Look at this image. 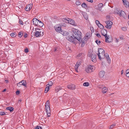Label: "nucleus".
I'll use <instances>...</instances> for the list:
<instances>
[{"label":"nucleus","instance_id":"nucleus-1","mask_svg":"<svg viewBox=\"0 0 129 129\" xmlns=\"http://www.w3.org/2000/svg\"><path fill=\"white\" fill-rule=\"evenodd\" d=\"M71 35L73 36V38H75L78 40H80L82 37L81 33L80 31L75 29H72L71 31Z\"/></svg>","mask_w":129,"mask_h":129},{"label":"nucleus","instance_id":"nucleus-2","mask_svg":"<svg viewBox=\"0 0 129 129\" xmlns=\"http://www.w3.org/2000/svg\"><path fill=\"white\" fill-rule=\"evenodd\" d=\"M62 20L63 22H66V21L67 20L69 24L74 26H76L77 25V23H75V21L74 20L71 19L69 18H63Z\"/></svg>","mask_w":129,"mask_h":129},{"label":"nucleus","instance_id":"nucleus-3","mask_svg":"<svg viewBox=\"0 0 129 129\" xmlns=\"http://www.w3.org/2000/svg\"><path fill=\"white\" fill-rule=\"evenodd\" d=\"M88 56L90 57L91 60L93 62H95L96 61V56L95 54L93 52H89L88 54Z\"/></svg>","mask_w":129,"mask_h":129},{"label":"nucleus","instance_id":"nucleus-4","mask_svg":"<svg viewBox=\"0 0 129 129\" xmlns=\"http://www.w3.org/2000/svg\"><path fill=\"white\" fill-rule=\"evenodd\" d=\"M116 13L119 15L120 17H122L124 19H126L127 16L125 12L123 11L117 10Z\"/></svg>","mask_w":129,"mask_h":129},{"label":"nucleus","instance_id":"nucleus-5","mask_svg":"<svg viewBox=\"0 0 129 129\" xmlns=\"http://www.w3.org/2000/svg\"><path fill=\"white\" fill-rule=\"evenodd\" d=\"M94 67L93 66L90 65L86 68L85 70L87 73H91L94 70Z\"/></svg>","mask_w":129,"mask_h":129},{"label":"nucleus","instance_id":"nucleus-6","mask_svg":"<svg viewBox=\"0 0 129 129\" xmlns=\"http://www.w3.org/2000/svg\"><path fill=\"white\" fill-rule=\"evenodd\" d=\"M71 31L70 34L69 36L67 38V39L68 41L73 43H74V41L76 40L75 38H73V36L71 35Z\"/></svg>","mask_w":129,"mask_h":129},{"label":"nucleus","instance_id":"nucleus-7","mask_svg":"<svg viewBox=\"0 0 129 129\" xmlns=\"http://www.w3.org/2000/svg\"><path fill=\"white\" fill-rule=\"evenodd\" d=\"M82 37H81V39H80V40H78L80 42L82 43L81 45V47H83L84 46L85 44V42L84 40L85 41L87 40V39L88 38V36H86L85 37H84V38H83L82 39Z\"/></svg>","mask_w":129,"mask_h":129},{"label":"nucleus","instance_id":"nucleus-8","mask_svg":"<svg viewBox=\"0 0 129 129\" xmlns=\"http://www.w3.org/2000/svg\"><path fill=\"white\" fill-rule=\"evenodd\" d=\"M56 31L60 33L62 31L61 27L60 26H59L58 25H57L54 27Z\"/></svg>","mask_w":129,"mask_h":129},{"label":"nucleus","instance_id":"nucleus-9","mask_svg":"<svg viewBox=\"0 0 129 129\" xmlns=\"http://www.w3.org/2000/svg\"><path fill=\"white\" fill-rule=\"evenodd\" d=\"M33 5L32 4H29L27 5L25 8V10L27 11H29L32 8Z\"/></svg>","mask_w":129,"mask_h":129},{"label":"nucleus","instance_id":"nucleus-10","mask_svg":"<svg viewBox=\"0 0 129 129\" xmlns=\"http://www.w3.org/2000/svg\"><path fill=\"white\" fill-rule=\"evenodd\" d=\"M98 56L99 57V58H100V54L101 53H103V54H104V53L105 52L104 50V49L102 48H99L98 49Z\"/></svg>","mask_w":129,"mask_h":129},{"label":"nucleus","instance_id":"nucleus-11","mask_svg":"<svg viewBox=\"0 0 129 129\" xmlns=\"http://www.w3.org/2000/svg\"><path fill=\"white\" fill-rule=\"evenodd\" d=\"M123 3L126 8L129 7V2L126 0H122Z\"/></svg>","mask_w":129,"mask_h":129},{"label":"nucleus","instance_id":"nucleus-12","mask_svg":"<svg viewBox=\"0 0 129 129\" xmlns=\"http://www.w3.org/2000/svg\"><path fill=\"white\" fill-rule=\"evenodd\" d=\"M81 63V62L80 60H78L77 61L75 66V71H77V69Z\"/></svg>","mask_w":129,"mask_h":129},{"label":"nucleus","instance_id":"nucleus-13","mask_svg":"<svg viewBox=\"0 0 129 129\" xmlns=\"http://www.w3.org/2000/svg\"><path fill=\"white\" fill-rule=\"evenodd\" d=\"M68 88L71 90H74L75 89V86L73 84L69 85L68 86Z\"/></svg>","mask_w":129,"mask_h":129},{"label":"nucleus","instance_id":"nucleus-14","mask_svg":"<svg viewBox=\"0 0 129 129\" xmlns=\"http://www.w3.org/2000/svg\"><path fill=\"white\" fill-rule=\"evenodd\" d=\"M39 20L37 18H34L33 19V23L34 25L37 26Z\"/></svg>","mask_w":129,"mask_h":129},{"label":"nucleus","instance_id":"nucleus-15","mask_svg":"<svg viewBox=\"0 0 129 129\" xmlns=\"http://www.w3.org/2000/svg\"><path fill=\"white\" fill-rule=\"evenodd\" d=\"M41 33V31H36L35 34V35L37 37L42 36V35Z\"/></svg>","mask_w":129,"mask_h":129},{"label":"nucleus","instance_id":"nucleus-16","mask_svg":"<svg viewBox=\"0 0 129 129\" xmlns=\"http://www.w3.org/2000/svg\"><path fill=\"white\" fill-rule=\"evenodd\" d=\"M44 25V24L43 22L39 20L38 23H37V26L38 27H42Z\"/></svg>","mask_w":129,"mask_h":129},{"label":"nucleus","instance_id":"nucleus-17","mask_svg":"<svg viewBox=\"0 0 129 129\" xmlns=\"http://www.w3.org/2000/svg\"><path fill=\"white\" fill-rule=\"evenodd\" d=\"M105 74V72L104 71H101L99 73V75L100 77H103Z\"/></svg>","mask_w":129,"mask_h":129},{"label":"nucleus","instance_id":"nucleus-18","mask_svg":"<svg viewBox=\"0 0 129 129\" xmlns=\"http://www.w3.org/2000/svg\"><path fill=\"white\" fill-rule=\"evenodd\" d=\"M102 34L104 36L105 35H107V31L105 29H103L101 31Z\"/></svg>","mask_w":129,"mask_h":129},{"label":"nucleus","instance_id":"nucleus-19","mask_svg":"<svg viewBox=\"0 0 129 129\" xmlns=\"http://www.w3.org/2000/svg\"><path fill=\"white\" fill-rule=\"evenodd\" d=\"M108 91V88L106 87H104L102 89V92L104 93H105Z\"/></svg>","mask_w":129,"mask_h":129},{"label":"nucleus","instance_id":"nucleus-20","mask_svg":"<svg viewBox=\"0 0 129 129\" xmlns=\"http://www.w3.org/2000/svg\"><path fill=\"white\" fill-rule=\"evenodd\" d=\"M103 6V4L102 3H99L98 5V8L99 10L101 11Z\"/></svg>","mask_w":129,"mask_h":129},{"label":"nucleus","instance_id":"nucleus-21","mask_svg":"<svg viewBox=\"0 0 129 129\" xmlns=\"http://www.w3.org/2000/svg\"><path fill=\"white\" fill-rule=\"evenodd\" d=\"M100 56V58H99L100 59H104L105 57V53H104V54L103 53H101Z\"/></svg>","mask_w":129,"mask_h":129},{"label":"nucleus","instance_id":"nucleus-22","mask_svg":"<svg viewBox=\"0 0 129 129\" xmlns=\"http://www.w3.org/2000/svg\"><path fill=\"white\" fill-rule=\"evenodd\" d=\"M83 15L85 19L87 20L88 19V15L86 13V12L83 13Z\"/></svg>","mask_w":129,"mask_h":129},{"label":"nucleus","instance_id":"nucleus-23","mask_svg":"<svg viewBox=\"0 0 129 129\" xmlns=\"http://www.w3.org/2000/svg\"><path fill=\"white\" fill-rule=\"evenodd\" d=\"M6 109L7 110H9L10 112H12L14 110V108L11 107H9L6 108Z\"/></svg>","mask_w":129,"mask_h":129},{"label":"nucleus","instance_id":"nucleus-24","mask_svg":"<svg viewBox=\"0 0 129 129\" xmlns=\"http://www.w3.org/2000/svg\"><path fill=\"white\" fill-rule=\"evenodd\" d=\"M21 81L22 83V85L26 87H27V84L26 81L24 80H22Z\"/></svg>","mask_w":129,"mask_h":129},{"label":"nucleus","instance_id":"nucleus-25","mask_svg":"<svg viewBox=\"0 0 129 129\" xmlns=\"http://www.w3.org/2000/svg\"><path fill=\"white\" fill-rule=\"evenodd\" d=\"M84 56V54L82 53H81L78 54L77 56V57H80L82 58Z\"/></svg>","mask_w":129,"mask_h":129},{"label":"nucleus","instance_id":"nucleus-26","mask_svg":"<svg viewBox=\"0 0 129 129\" xmlns=\"http://www.w3.org/2000/svg\"><path fill=\"white\" fill-rule=\"evenodd\" d=\"M82 7L83 8L85 9H86V8L87 7V5L85 3H83L81 5Z\"/></svg>","mask_w":129,"mask_h":129},{"label":"nucleus","instance_id":"nucleus-27","mask_svg":"<svg viewBox=\"0 0 129 129\" xmlns=\"http://www.w3.org/2000/svg\"><path fill=\"white\" fill-rule=\"evenodd\" d=\"M61 89V87L60 86H57L56 87L55 89V91L56 92H57L60 90Z\"/></svg>","mask_w":129,"mask_h":129},{"label":"nucleus","instance_id":"nucleus-28","mask_svg":"<svg viewBox=\"0 0 129 129\" xmlns=\"http://www.w3.org/2000/svg\"><path fill=\"white\" fill-rule=\"evenodd\" d=\"M105 37V42L107 43H109L110 42L108 40V39H109V36H107V35H105L104 36Z\"/></svg>","mask_w":129,"mask_h":129},{"label":"nucleus","instance_id":"nucleus-29","mask_svg":"<svg viewBox=\"0 0 129 129\" xmlns=\"http://www.w3.org/2000/svg\"><path fill=\"white\" fill-rule=\"evenodd\" d=\"M10 35L12 37H15L17 35V34L16 32L12 33L10 34Z\"/></svg>","mask_w":129,"mask_h":129},{"label":"nucleus","instance_id":"nucleus-30","mask_svg":"<svg viewBox=\"0 0 129 129\" xmlns=\"http://www.w3.org/2000/svg\"><path fill=\"white\" fill-rule=\"evenodd\" d=\"M105 57H106L107 60L109 61H110L111 60L110 59V58L109 56V55L107 54H106V55H105Z\"/></svg>","mask_w":129,"mask_h":129},{"label":"nucleus","instance_id":"nucleus-31","mask_svg":"<svg viewBox=\"0 0 129 129\" xmlns=\"http://www.w3.org/2000/svg\"><path fill=\"white\" fill-rule=\"evenodd\" d=\"M106 23H108L107 24H108L109 25H110L112 26V25L113 24V23L112 21H105Z\"/></svg>","mask_w":129,"mask_h":129},{"label":"nucleus","instance_id":"nucleus-32","mask_svg":"<svg viewBox=\"0 0 129 129\" xmlns=\"http://www.w3.org/2000/svg\"><path fill=\"white\" fill-rule=\"evenodd\" d=\"M45 109L46 112H48L49 110V112H51L50 109V106L48 107H45Z\"/></svg>","mask_w":129,"mask_h":129},{"label":"nucleus","instance_id":"nucleus-33","mask_svg":"<svg viewBox=\"0 0 129 129\" xmlns=\"http://www.w3.org/2000/svg\"><path fill=\"white\" fill-rule=\"evenodd\" d=\"M49 88V86H47L45 88V93H47L48 91Z\"/></svg>","mask_w":129,"mask_h":129},{"label":"nucleus","instance_id":"nucleus-34","mask_svg":"<svg viewBox=\"0 0 129 129\" xmlns=\"http://www.w3.org/2000/svg\"><path fill=\"white\" fill-rule=\"evenodd\" d=\"M50 103L49 101V100H48L47 102H46L45 105V107H48L50 106Z\"/></svg>","mask_w":129,"mask_h":129},{"label":"nucleus","instance_id":"nucleus-35","mask_svg":"<svg viewBox=\"0 0 129 129\" xmlns=\"http://www.w3.org/2000/svg\"><path fill=\"white\" fill-rule=\"evenodd\" d=\"M22 83L21 81L18 83H17V86L18 87H21V85H22Z\"/></svg>","mask_w":129,"mask_h":129},{"label":"nucleus","instance_id":"nucleus-36","mask_svg":"<svg viewBox=\"0 0 129 129\" xmlns=\"http://www.w3.org/2000/svg\"><path fill=\"white\" fill-rule=\"evenodd\" d=\"M106 23L107 24V25L105 27L107 28H108L109 29H110L111 27V26L107 24L108 23Z\"/></svg>","mask_w":129,"mask_h":129},{"label":"nucleus","instance_id":"nucleus-37","mask_svg":"<svg viewBox=\"0 0 129 129\" xmlns=\"http://www.w3.org/2000/svg\"><path fill=\"white\" fill-rule=\"evenodd\" d=\"M89 85V83L88 82H85L83 84V85L84 86H88Z\"/></svg>","mask_w":129,"mask_h":129},{"label":"nucleus","instance_id":"nucleus-38","mask_svg":"<svg viewBox=\"0 0 129 129\" xmlns=\"http://www.w3.org/2000/svg\"><path fill=\"white\" fill-rule=\"evenodd\" d=\"M53 83L51 81H50L48 83V84L46 85V86L48 85L49 86H51L53 85Z\"/></svg>","mask_w":129,"mask_h":129},{"label":"nucleus","instance_id":"nucleus-39","mask_svg":"<svg viewBox=\"0 0 129 129\" xmlns=\"http://www.w3.org/2000/svg\"><path fill=\"white\" fill-rule=\"evenodd\" d=\"M23 33L21 31L18 33V36L19 37H21L23 36Z\"/></svg>","mask_w":129,"mask_h":129},{"label":"nucleus","instance_id":"nucleus-40","mask_svg":"<svg viewBox=\"0 0 129 129\" xmlns=\"http://www.w3.org/2000/svg\"><path fill=\"white\" fill-rule=\"evenodd\" d=\"M98 26L101 29H103L104 28V26L100 23Z\"/></svg>","mask_w":129,"mask_h":129},{"label":"nucleus","instance_id":"nucleus-41","mask_svg":"<svg viewBox=\"0 0 129 129\" xmlns=\"http://www.w3.org/2000/svg\"><path fill=\"white\" fill-rule=\"evenodd\" d=\"M6 114L4 112L1 111H0V115H6Z\"/></svg>","mask_w":129,"mask_h":129},{"label":"nucleus","instance_id":"nucleus-42","mask_svg":"<svg viewBox=\"0 0 129 129\" xmlns=\"http://www.w3.org/2000/svg\"><path fill=\"white\" fill-rule=\"evenodd\" d=\"M95 42L98 45H100V43H101V42L100 41H98L97 40H96L95 41Z\"/></svg>","mask_w":129,"mask_h":129},{"label":"nucleus","instance_id":"nucleus-43","mask_svg":"<svg viewBox=\"0 0 129 129\" xmlns=\"http://www.w3.org/2000/svg\"><path fill=\"white\" fill-rule=\"evenodd\" d=\"M121 29L123 31H126L127 30L126 28L125 27H122Z\"/></svg>","mask_w":129,"mask_h":129},{"label":"nucleus","instance_id":"nucleus-44","mask_svg":"<svg viewBox=\"0 0 129 129\" xmlns=\"http://www.w3.org/2000/svg\"><path fill=\"white\" fill-rule=\"evenodd\" d=\"M47 115L48 117H50L51 115L50 112H49V110L48 112H46Z\"/></svg>","mask_w":129,"mask_h":129},{"label":"nucleus","instance_id":"nucleus-45","mask_svg":"<svg viewBox=\"0 0 129 129\" xmlns=\"http://www.w3.org/2000/svg\"><path fill=\"white\" fill-rule=\"evenodd\" d=\"M75 3L76 5L78 6L80 5L81 4V3L78 1H76Z\"/></svg>","mask_w":129,"mask_h":129},{"label":"nucleus","instance_id":"nucleus-46","mask_svg":"<svg viewBox=\"0 0 129 129\" xmlns=\"http://www.w3.org/2000/svg\"><path fill=\"white\" fill-rule=\"evenodd\" d=\"M115 124H112L111 125H110V127H109V128L110 129H112L113 127L115 126Z\"/></svg>","mask_w":129,"mask_h":129},{"label":"nucleus","instance_id":"nucleus-47","mask_svg":"<svg viewBox=\"0 0 129 129\" xmlns=\"http://www.w3.org/2000/svg\"><path fill=\"white\" fill-rule=\"evenodd\" d=\"M58 49L59 48L58 47H56L54 49V51H58Z\"/></svg>","mask_w":129,"mask_h":129},{"label":"nucleus","instance_id":"nucleus-48","mask_svg":"<svg viewBox=\"0 0 129 129\" xmlns=\"http://www.w3.org/2000/svg\"><path fill=\"white\" fill-rule=\"evenodd\" d=\"M19 24H20L21 25H22L23 24V21L21 20H19Z\"/></svg>","mask_w":129,"mask_h":129},{"label":"nucleus","instance_id":"nucleus-49","mask_svg":"<svg viewBox=\"0 0 129 129\" xmlns=\"http://www.w3.org/2000/svg\"><path fill=\"white\" fill-rule=\"evenodd\" d=\"M20 91L19 90H17V91H16V92H15L16 94L17 95H19L20 93Z\"/></svg>","mask_w":129,"mask_h":129},{"label":"nucleus","instance_id":"nucleus-50","mask_svg":"<svg viewBox=\"0 0 129 129\" xmlns=\"http://www.w3.org/2000/svg\"><path fill=\"white\" fill-rule=\"evenodd\" d=\"M119 38L121 40H123L124 39V36L122 35L120 36Z\"/></svg>","mask_w":129,"mask_h":129},{"label":"nucleus","instance_id":"nucleus-51","mask_svg":"<svg viewBox=\"0 0 129 129\" xmlns=\"http://www.w3.org/2000/svg\"><path fill=\"white\" fill-rule=\"evenodd\" d=\"M95 22L96 24L98 26L99 24H100V22L98 20H96L95 21Z\"/></svg>","mask_w":129,"mask_h":129},{"label":"nucleus","instance_id":"nucleus-52","mask_svg":"<svg viewBox=\"0 0 129 129\" xmlns=\"http://www.w3.org/2000/svg\"><path fill=\"white\" fill-rule=\"evenodd\" d=\"M96 36L98 38H101V37L100 36V34L99 33H97L96 34Z\"/></svg>","mask_w":129,"mask_h":129},{"label":"nucleus","instance_id":"nucleus-53","mask_svg":"<svg viewBox=\"0 0 129 129\" xmlns=\"http://www.w3.org/2000/svg\"><path fill=\"white\" fill-rule=\"evenodd\" d=\"M24 51L26 53H27L28 52V50L27 48H26L24 49Z\"/></svg>","mask_w":129,"mask_h":129},{"label":"nucleus","instance_id":"nucleus-54","mask_svg":"<svg viewBox=\"0 0 129 129\" xmlns=\"http://www.w3.org/2000/svg\"><path fill=\"white\" fill-rule=\"evenodd\" d=\"M88 2H90L91 3H92L93 2V0H86Z\"/></svg>","mask_w":129,"mask_h":129},{"label":"nucleus","instance_id":"nucleus-55","mask_svg":"<svg viewBox=\"0 0 129 129\" xmlns=\"http://www.w3.org/2000/svg\"><path fill=\"white\" fill-rule=\"evenodd\" d=\"M129 73V69H128L126 70V74H127Z\"/></svg>","mask_w":129,"mask_h":129},{"label":"nucleus","instance_id":"nucleus-56","mask_svg":"<svg viewBox=\"0 0 129 129\" xmlns=\"http://www.w3.org/2000/svg\"><path fill=\"white\" fill-rule=\"evenodd\" d=\"M41 28H35V30L36 31L37 30H40Z\"/></svg>","mask_w":129,"mask_h":129},{"label":"nucleus","instance_id":"nucleus-57","mask_svg":"<svg viewBox=\"0 0 129 129\" xmlns=\"http://www.w3.org/2000/svg\"><path fill=\"white\" fill-rule=\"evenodd\" d=\"M27 34L26 33L25 34V35H24V38H25L27 37Z\"/></svg>","mask_w":129,"mask_h":129},{"label":"nucleus","instance_id":"nucleus-58","mask_svg":"<svg viewBox=\"0 0 129 129\" xmlns=\"http://www.w3.org/2000/svg\"><path fill=\"white\" fill-rule=\"evenodd\" d=\"M119 39H118L116 38V42L117 43H118L119 42Z\"/></svg>","mask_w":129,"mask_h":129},{"label":"nucleus","instance_id":"nucleus-59","mask_svg":"<svg viewBox=\"0 0 129 129\" xmlns=\"http://www.w3.org/2000/svg\"><path fill=\"white\" fill-rule=\"evenodd\" d=\"M39 126H37L35 128L36 129H39Z\"/></svg>","mask_w":129,"mask_h":129},{"label":"nucleus","instance_id":"nucleus-60","mask_svg":"<svg viewBox=\"0 0 129 129\" xmlns=\"http://www.w3.org/2000/svg\"><path fill=\"white\" fill-rule=\"evenodd\" d=\"M21 99L19 100L18 101L19 103H21Z\"/></svg>","mask_w":129,"mask_h":129},{"label":"nucleus","instance_id":"nucleus-61","mask_svg":"<svg viewBox=\"0 0 129 129\" xmlns=\"http://www.w3.org/2000/svg\"><path fill=\"white\" fill-rule=\"evenodd\" d=\"M5 81L6 82V83H8L9 82V81L8 80H5Z\"/></svg>","mask_w":129,"mask_h":129},{"label":"nucleus","instance_id":"nucleus-62","mask_svg":"<svg viewBox=\"0 0 129 129\" xmlns=\"http://www.w3.org/2000/svg\"><path fill=\"white\" fill-rule=\"evenodd\" d=\"M6 89H4L2 91V92H5V91H6Z\"/></svg>","mask_w":129,"mask_h":129},{"label":"nucleus","instance_id":"nucleus-63","mask_svg":"<svg viewBox=\"0 0 129 129\" xmlns=\"http://www.w3.org/2000/svg\"><path fill=\"white\" fill-rule=\"evenodd\" d=\"M110 17V16L109 15H107V18H109Z\"/></svg>","mask_w":129,"mask_h":129},{"label":"nucleus","instance_id":"nucleus-64","mask_svg":"<svg viewBox=\"0 0 129 129\" xmlns=\"http://www.w3.org/2000/svg\"><path fill=\"white\" fill-rule=\"evenodd\" d=\"M39 129H43V128L41 126H39Z\"/></svg>","mask_w":129,"mask_h":129}]
</instances>
